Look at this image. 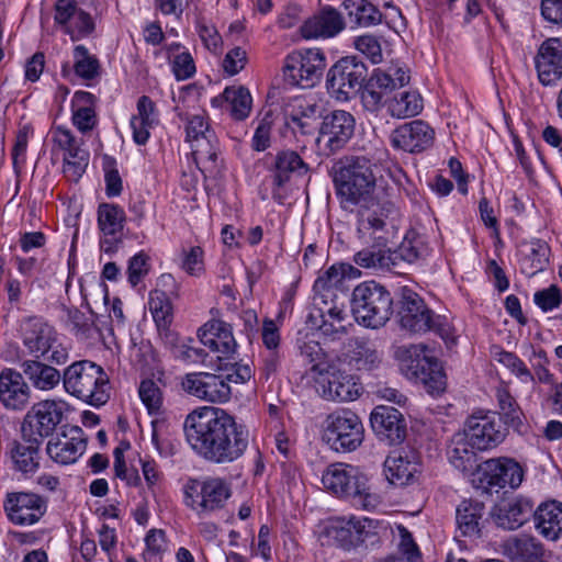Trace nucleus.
I'll return each instance as SVG.
<instances>
[{"instance_id":"nucleus-1","label":"nucleus","mask_w":562,"mask_h":562,"mask_svg":"<svg viewBox=\"0 0 562 562\" xmlns=\"http://www.w3.org/2000/svg\"><path fill=\"white\" fill-rule=\"evenodd\" d=\"M333 182L344 210H357L361 237L383 240V218L397 214L396 205L374 196L379 167L364 156L340 159L333 167Z\"/></svg>"},{"instance_id":"nucleus-2","label":"nucleus","mask_w":562,"mask_h":562,"mask_svg":"<svg viewBox=\"0 0 562 562\" xmlns=\"http://www.w3.org/2000/svg\"><path fill=\"white\" fill-rule=\"evenodd\" d=\"M186 440L204 461L224 465L239 460L249 447L247 426L220 407L192 411L183 423Z\"/></svg>"},{"instance_id":"nucleus-3","label":"nucleus","mask_w":562,"mask_h":562,"mask_svg":"<svg viewBox=\"0 0 562 562\" xmlns=\"http://www.w3.org/2000/svg\"><path fill=\"white\" fill-rule=\"evenodd\" d=\"M65 391L92 405L100 406L110 398V380L103 368L89 360L71 363L64 370Z\"/></svg>"},{"instance_id":"nucleus-4","label":"nucleus","mask_w":562,"mask_h":562,"mask_svg":"<svg viewBox=\"0 0 562 562\" xmlns=\"http://www.w3.org/2000/svg\"><path fill=\"white\" fill-rule=\"evenodd\" d=\"M398 322L403 329L424 334L434 331L446 341H454L453 327L446 316L436 315L423 297L412 289H401L398 299Z\"/></svg>"},{"instance_id":"nucleus-5","label":"nucleus","mask_w":562,"mask_h":562,"mask_svg":"<svg viewBox=\"0 0 562 562\" xmlns=\"http://www.w3.org/2000/svg\"><path fill=\"white\" fill-rule=\"evenodd\" d=\"M351 313L359 325L381 328L393 314V297L390 291L375 281L358 284L351 294Z\"/></svg>"},{"instance_id":"nucleus-6","label":"nucleus","mask_w":562,"mask_h":562,"mask_svg":"<svg viewBox=\"0 0 562 562\" xmlns=\"http://www.w3.org/2000/svg\"><path fill=\"white\" fill-rule=\"evenodd\" d=\"M235 370L227 374L209 372L188 373L182 379V389L190 395L210 403H225L231 398L229 382L244 383L252 375L248 364H234Z\"/></svg>"},{"instance_id":"nucleus-7","label":"nucleus","mask_w":562,"mask_h":562,"mask_svg":"<svg viewBox=\"0 0 562 562\" xmlns=\"http://www.w3.org/2000/svg\"><path fill=\"white\" fill-rule=\"evenodd\" d=\"M20 335L27 353L34 359L44 358L55 364L68 360V351L58 341L57 331L41 317L31 316L21 322Z\"/></svg>"},{"instance_id":"nucleus-8","label":"nucleus","mask_w":562,"mask_h":562,"mask_svg":"<svg viewBox=\"0 0 562 562\" xmlns=\"http://www.w3.org/2000/svg\"><path fill=\"white\" fill-rule=\"evenodd\" d=\"M323 438L333 450L350 452L362 443L364 428L353 412L342 409L328 415Z\"/></svg>"},{"instance_id":"nucleus-9","label":"nucleus","mask_w":562,"mask_h":562,"mask_svg":"<svg viewBox=\"0 0 562 562\" xmlns=\"http://www.w3.org/2000/svg\"><path fill=\"white\" fill-rule=\"evenodd\" d=\"M325 68L326 57L321 49H300L286 56L283 78L291 86L312 88L321 80Z\"/></svg>"},{"instance_id":"nucleus-10","label":"nucleus","mask_w":562,"mask_h":562,"mask_svg":"<svg viewBox=\"0 0 562 562\" xmlns=\"http://www.w3.org/2000/svg\"><path fill=\"white\" fill-rule=\"evenodd\" d=\"M367 78V67L356 56L340 58L327 74V89L338 101H347L360 91Z\"/></svg>"},{"instance_id":"nucleus-11","label":"nucleus","mask_w":562,"mask_h":562,"mask_svg":"<svg viewBox=\"0 0 562 562\" xmlns=\"http://www.w3.org/2000/svg\"><path fill=\"white\" fill-rule=\"evenodd\" d=\"M312 370L318 372L316 382L324 398L349 402L359 396L361 390L359 383L353 375L346 373L337 363H316Z\"/></svg>"},{"instance_id":"nucleus-12","label":"nucleus","mask_w":562,"mask_h":562,"mask_svg":"<svg viewBox=\"0 0 562 562\" xmlns=\"http://www.w3.org/2000/svg\"><path fill=\"white\" fill-rule=\"evenodd\" d=\"M64 415L63 403L55 400H44L35 403L25 414L21 432L22 438L43 441L53 434Z\"/></svg>"},{"instance_id":"nucleus-13","label":"nucleus","mask_w":562,"mask_h":562,"mask_svg":"<svg viewBox=\"0 0 562 562\" xmlns=\"http://www.w3.org/2000/svg\"><path fill=\"white\" fill-rule=\"evenodd\" d=\"M355 117L344 110H335L323 117L316 139L327 155L342 149L353 135Z\"/></svg>"},{"instance_id":"nucleus-14","label":"nucleus","mask_w":562,"mask_h":562,"mask_svg":"<svg viewBox=\"0 0 562 562\" xmlns=\"http://www.w3.org/2000/svg\"><path fill=\"white\" fill-rule=\"evenodd\" d=\"M472 448L488 450L498 446L505 438L501 420L495 413L482 411L468 417L463 431Z\"/></svg>"},{"instance_id":"nucleus-15","label":"nucleus","mask_w":562,"mask_h":562,"mask_svg":"<svg viewBox=\"0 0 562 562\" xmlns=\"http://www.w3.org/2000/svg\"><path fill=\"white\" fill-rule=\"evenodd\" d=\"M374 528L372 519L338 517L328 522L323 531L327 544H334L349 550L363 542Z\"/></svg>"},{"instance_id":"nucleus-16","label":"nucleus","mask_w":562,"mask_h":562,"mask_svg":"<svg viewBox=\"0 0 562 562\" xmlns=\"http://www.w3.org/2000/svg\"><path fill=\"white\" fill-rule=\"evenodd\" d=\"M47 501L27 492L10 493L4 502L8 518L15 525H33L46 513Z\"/></svg>"},{"instance_id":"nucleus-17","label":"nucleus","mask_w":562,"mask_h":562,"mask_svg":"<svg viewBox=\"0 0 562 562\" xmlns=\"http://www.w3.org/2000/svg\"><path fill=\"white\" fill-rule=\"evenodd\" d=\"M383 218V240H379L373 238H364L360 236L359 233V221H357V237L361 241L362 245H367V248H363L355 254L353 260L355 262L367 269H391V254L387 248V244L390 241L392 233L390 232V226L393 227L389 220L390 217Z\"/></svg>"},{"instance_id":"nucleus-18","label":"nucleus","mask_w":562,"mask_h":562,"mask_svg":"<svg viewBox=\"0 0 562 562\" xmlns=\"http://www.w3.org/2000/svg\"><path fill=\"white\" fill-rule=\"evenodd\" d=\"M324 486L341 497H361L364 491V477L358 470L346 463H334L327 467L322 476Z\"/></svg>"},{"instance_id":"nucleus-19","label":"nucleus","mask_w":562,"mask_h":562,"mask_svg":"<svg viewBox=\"0 0 562 562\" xmlns=\"http://www.w3.org/2000/svg\"><path fill=\"white\" fill-rule=\"evenodd\" d=\"M87 448V437L78 426L64 429L47 442V454L57 463L71 464L83 454Z\"/></svg>"},{"instance_id":"nucleus-20","label":"nucleus","mask_w":562,"mask_h":562,"mask_svg":"<svg viewBox=\"0 0 562 562\" xmlns=\"http://www.w3.org/2000/svg\"><path fill=\"white\" fill-rule=\"evenodd\" d=\"M480 482L486 487H518L524 479V471L513 459H490L481 467Z\"/></svg>"},{"instance_id":"nucleus-21","label":"nucleus","mask_w":562,"mask_h":562,"mask_svg":"<svg viewBox=\"0 0 562 562\" xmlns=\"http://www.w3.org/2000/svg\"><path fill=\"white\" fill-rule=\"evenodd\" d=\"M411 356H416L414 374L432 395L442 393L446 389V374L439 361L427 355L428 347L424 344L413 345L407 350Z\"/></svg>"},{"instance_id":"nucleus-22","label":"nucleus","mask_w":562,"mask_h":562,"mask_svg":"<svg viewBox=\"0 0 562 562\" xmlns=\"http://www.w3.org/2000/svg\"><path fill=\"white\" fill-rule=\"evenodd\" d=\"M373 431L380 440L389 445L401 443L406 435V423L401 412L394 407L376 406L370 416Z\"/></svg>"},{"instance_id":"nucleus-23","label":"nucleus","mask_w":562,"mask_h":562,"mask_svg":"<svg viewBox=\"0 0 562 562\" xmlns=\"http://www.w3.org/2000/svg\"><path fill=\"white\" fill-rule=\"evenodd\" d=\"M538 79L543 86H553L562 79V42L548 38L535 56Z\"/></svg>"},{"instance_id":"nucleus-24","label":"nucleus","mask_w":562,"mask_h":562,"mask_svg":"<svg viewBox=\"0 0 562 562\" xmlns=\"http://www.w3.org/2000/svg\"><path fill=\"white\" fill-rule=\"evenodd\" d=\"M434 135V130L427 123L416 120L394 130L391 134V144L408 153H419L432 144Z\"/></svg>"},{"instance_id":"nucleus-25","label":"nucleus","mask_w":562,"mask_h":562,"mask_svg":"<svg viewBox=\"0 0 562 562\" xmlns=\"http://www.w3.org/2000/svg\"><path fill=\"white\" fill-rule=\"evenodd\" d=\"M126 221L124 210L111 203H101L98 206V227L102 234L100 246L105 252H112L116 243L121 240Z\"/></svg>"},{"instance_id":"nucleus-26","label":"nucleus","mask_w":562,"mask_h":562,"mask_svg":"<svg viewBox=\"0 0 562 562\" xmlns=\"http://www.w3.org/2000/svg\"><path fill=\"white\" fill-rule=\"evenodd\" d=\"M199 338L202 345L218 353V359L231 358L237 348L229 324L212 319L199 329Z\"/></svg>"},{"instance_id":"nucleus-27","label":"nucleus","mask_w":562,"mask_h":562,"mask_svg":"<svg viewBox=\"0 0 562 562\" xmlns=\"http://www.w3.org/2000/svg\"><path fill=\"white\" fill-rule=\"evenodd\" d=\"M186 132L195 160H215L213 133L210 131L204 115L193 114L187 117Z\"/></svg>"},{"instance_id":"nucleus-28","label":"nucleus","mask_w":562,"mask_h":562,"mask_svg":"<svg viewBox=\"0 0 562 562\" xmlns=\"http://www.w3.org/2000/svg\"><path fill=\"white\" fill-rule=\"evenodd\" d=\"M31 390L21 372L4 369L0 373V402L4 407L21 411L26 407Z\"/></svg>"},{"instance_id":"nucleus-29","label":"nucleus","mask_w":562,"mask_h":562,"mask_svg":"<svg viewBox=\"0 0 562 562\" xmlns=\"http://www.w3.org/2000/svg\"><path fill=\"white\" fill-rule=\"evenodd\" d=\"M345 27L341 14L331 7L323 8L317 14L307 19L300 27L302 36L311 38H329Z\"/></svg>"},{"instance_id":"nucleus-30","label":"nucleus","mask_w":562,"mask_h":562,"mask_svg":"<svg viewBox=\"0 0 562 562\" xmlns=\"http://www.w3.org/2000/svg\"><path fill=\"white\" fill-rule=\"evenodd\" d=\"M361 102L367 111L378 112L382 106H386L391 99L390 94L394 89V83L383 70L375 69L370 78L361 87Z\"/></svg>"},{"instance_id":"nucleus-31","label":"nucleus","mask_w":562,"mask_h":562,"mask_svg":"<svg viewBox=\"0 0 562 562\" xmlns=\"http://www.w3.org/2000/svg\"><path fill=\"white\" fill-rule=\"evenodd\" d=\"M484 515L485 506L483 503L473 499L462 501L456 510L459 533L470 539L480 538L486 521Z\"/></svg>"},{"instance_id":"nucleus-32","label":"nucleus","mask_w":562,"mask_h":562,"mask_svg":"<svg viewBox=\"0 0 562 562\" xmlns=\"http://www.w3.org/2000/svg\"><path fill=\"white\" fill-rule=\"evenodd\" d=\"M504 551L510 562H546L547 550L537 538L520 535L509 538L504 544Z\"/></svg>"},{"instance_id":"nucleus-33","label":"nucleus","mask_w":562,"mask_h":562,"mask_svg":"<svg viewBox=\"0 0 562 562\" xmlns=\"http://www.w3.org/2000/svg\"><path fill=\"white\" fill-rule=\"evenodd\" d=\"M475 449L471 447L464 434L457 432L447 449L449 462L465 475H472L475 472L481 474L482 464L479 463Z\"/></svg>"},{"instance_id":"nucleus-34","label":"nucleus","mask_w":562,"mask_h":562,"mask_svg":"<svg viewBox=\"0 0 562 562\" xmlns=\"http://www.w3.org/2000/svg\"><path fill=\"white\" fill-rule=\"evenodd\" d=\"M535 528L549 541L562 537V504L557 501L542 503L533 513Z\"/></svg>"},{"instance_id":"nucleus-35","label":"nucleus","mask_w":562,"mask_h":562,"mask_svg":"<svg viewBox=\"0 0 562 562\" xmlns=\"http://www.w3.org/2000/svg\"><path fill=\"white\" fill-rule=\"evenodd\" d=\"M308 322L313 328L327 337L336 338L347 334V314L337 306L314 307L310 313Z\"/></svg>"},{"instance_id":"nucleus-36","label":"nucleus","mask_w":562,"mask_h":562,"mask_svg":"<svg viewBox=\"0 0 562 562\" xmlns=\"http://www.w3.org/2000/svg\"><path fill=\"white\" fill-rule=\"evenodd\" d=\"M533 513V502L528 497L517 496L497 509L495 521L504 529L516 530L528 521Z\"/></svg>"},{"instance_id":"nucleus-37","label":"nucleus","mask_w":562,"mask_h":562,"mask_svg":"<svg viewBox=\"0 0 562 562\" xmlns=\"http://www.w3.org/2000/svg\"><path fill=\"white\" fill-rule=\"evenodd\" d=\"M148 304L160 337L167 345L175 346L178 338L169 329L172 322V307L166 293L158 290L150 292Z\"/></svg>"},{"instance_id":"nucleus-38","label":"nucleus","mask_w":562,"mask_h":562,"mask_svg":"<svg viewBox=\"0 0 562 562\" xmlns=\"http://www.w3.org/2000/svg\"><path fill=\"white\" fill-rule=\"evenodd\" d=\"M231 494V487L223 479L205 480L200 488L201 502L195 508L198 514L204 515L223 508Z\"/></svg>"},{"instance_id":"nucleus-39","label":"nucleus","mask_w":562,"mask_h":562,"mask_svg":"<svg viewBox=\"0 0 562 562\" xmlns=\"http://www.w3.org/2000/svg\"><path fill=\"white\" fill-rule=\"evenodd\" d=\"M20 367L22 375L41 391L53 390L63 380V374L57 369L38 359L24 360Z\"/></svg>"},{"instance_id":"nucleus-40","label":"nucleus","mask_w":562,"mask_h":562,"mask_svg":"<svg viewBox=\"0 0 562 562\" xmlns=\"http://www.w3.org/2000/svg\"><path fill=\"white\" fill-rule=\"evenodd\" d=\"M384 468L390 483L398 486L408 484L420 470L413 453H393L386 458Z\"/></svg>"},{"instance_id":"nucleus-41","label":"nucleus","mask_w":562,"mask_h":562,"mask_svg":"<svg viewBox=\"0 0 562 562\" xmlns=\"http://www.w3.org/2000/svg\"><path fill=\"white\" fill-rule=\"evenodd\" d=\"M519 255L520 270L528 277L543 271L549 262V247L541 240L524 243L519 248Z\"/></svg>"},{"instance_id":"nucleus-42","label":"nucleus","mask_w":562,"mask_h":562,"mask_svg":"<svg viewBox=\"0 0 562 562\" xmlns=\"http://www.w3.org/2000/svg\"><path fill=\"white\" fill-rule=\"evenodd\" d=\"M23 441L14 442L11 449V459L16 471L23 474L34 473L38 465V448L42 442L32 438H22Z\"/></svg>"},{"instance_id":"nucleus-43","label":"nucleus","mask_w":562,"mask_h":562,"mask_svg":"<svg viewBox=\"0 0 562 562\" xmlns=\"http://www.w3.org/2000/svg\"><path fill=\"white\" fill-rule=\"evenodd\" d=\"M424 108L422 95L417 91L395 93L386 103L392 117L406 119L418 115Z\"/></svg>"},{"instance_id":"nucleus-44","label":"nucleus","mask_w":562,"mask_h":562,"mask_svg":"<svg viewBox=\"0 0 562 562\" xmlns=\"http://www.w3.org/2000/svg\"><path fill=\"white\" fill-rule=\"evenodd\" d=\"M155 104L146 95H143L137 102L138 114L131 119L133 130V139L138 145H144L149 138V128L155 122Z\"/></svg>"},{"instance_id":"nucleus-45","label":"nucleus","mask_w":562,"mask_h":562,"mask_svg":"<svg viewBox=\"0 0 562 562\" xmlns=\"http://www.w3.org/2000/svg\"><path fill=\"white\" fill-rule=\"evenodd\" d=\"M308 170L307 165L301 156L293 150H285L278 154L276 158V171L273 176V184L278 188L289 181L291 173L299 176L305 175Z\"/></svg>"},{"instance_id":"nucleus-46","label":"nucleus","mask_w":562,"mask_h":562,"mask_svg":"<svg viewBox=\"0 0 562 562\" xmlns=\"http://www.w3.org/2000/svg\"><path fill=\"white\" fill-rule=\"evenodd\" d=\"M348 363L356 370L370 371L381 362V355L369 341L356 339L347 353Z\"/></svg>"},{"instance_id":"nucleus-47","label":"nucleus","mask_w":562,"mask_h":562,"mask_svg":"<svg viewBox=\"0 0 562 562\" xmlns=\"http://www.w3.org/2000/svg\"><path fill=\"white\" fill-rule=\"evenodd\" d=\"M94 97L90 92L77 91L72 98L74 114L72 122L82 133L93 128L95 124V114L91 104Z\"/></svg>"},{"instance_id":"nucleus-48","label":"nucleus","mask_w":562,"mask_h":562,"mask_svg":"<svg viewBox=\"0 0 562 562\" xmlns=\"http://www.w3.org/2000/svg\"><path fill=\"white\" fill-rule=\"evenodd\" d=\"M344 7L348 12L351 23L358 26H372L381 22L382 14L367 0H345Z\"/></svg>"},{"instance_id":"nucleus-49","label":"nucleus","mask_w":562,"mask_h":562,"mask_svg":"<svg viewBox=\"0 0 562 562\" xmlns=\"http://www.w3.org/2000/svg\"><path fill=\"white\" fill-rule=\"evenodd\" d=\"M223 98L229 104V111L234 119L244 120L251 109V95L244 87H228L223 92Z\"/></svg>"},{"instance_id":"nucleus-50","label":"nucleus","mask_w":562,"mask_h":562,"mask_svg":"<svg viewBox=\"0 0 562 562\" xmlns=\"http://www.w3.org/2000/svg\"><path fill=\"white\" fill-rule=\"evenodd\" d=\"M75 74L85 80H92L100 74V64L95 56L91 55L87 47L77 45L74 48Z\"/></svg>"},{"instance_id":"nucleus-51","label":"nucleus","mask_w":562,"mask_h":562,"mask_svg":"<svg viewBox=\"0 0 562 562\" xmlns=\"http://www.w3.org/2000/svg\"><path fill=\"white\" fill-rule=\"evenodd\" d=\"M72 16L71 22L64 31L70 36L71 41H79L93 32L94 22L88 12L78 8Z\"/></svg>"},{"instance_id":"nucleus-52","label":"nucleus","mask_w":562,"mask_h":562,"mask_svg":"<svg viewBox=\"0 0 562 562\" xmlns=\"http://www.w3.org/2000/svg\"><path fill=\"white\" fill-rule=\"evenodd\" d=\"M139 397L150 414L159 412L162 405V393L153 380H143L138 389Z\"/></svg>"},{"instance_id":"nucleus-53","label":"nucleus","mask_w":562,"mask_h":562,"mask_svg":"<svg viewBox=\"0 0 562 562\" xmlns=\"http://www.w3.org/2000/svg\"><path fill=\"white\" fill-rule=\"evenodd\" d=\"M424 251L425 249L419 246L418 241L405 239L396 250L390 251L391 269L395 268L397 260H402L407 263L416 262L424 256Z\"/></svg>"},{"instance_id":"nucleus-54","label":"nucleus","mask_w":562,"mask_h":562,"mask_svg":"<svg viewBox=\"0 0 562 562\" xmlns=\"http://www.w3.org/2000/svg\"><path fill=\"white\" fill-rule=\"evenodd\" d=\"M497 360L506 368H508L515 375L521 379L522 382H533L535 375L526 367L524 361L513 352L499 351Z\"/></svg>"},{"instance_id":"nucleus-55","label":"nucleus","mask_w":562,"mask_h":562,"mask_svg":"<svg viewBox=\"0 0 562 562\" xmlns=\"http://www.w3.org/2000/svg\"><path fill=\"white\" fill-rule=\"evenodd\" d=\"M355 47L373 64L382 61V48L378 37L370 34L358 36L355 40Z\"/></svg>"},{"instance_id":"nucleus-56","label":"nucleus","mask_w":562,"mask_h":562,"mask_svg":"<svg viewBox=\"0 0 562 562\" xmlns=\"http://www.w3.org/2000/svg\"><path fill=\"white\" fill-rule=\"evenodd\" d=\"M145 543L146 551L144 552V558L147 562H150L166 550L165 531L161 529L149 530L145 538Z\"/></svg>"},{"instance_id":"nucleus-57","label":"nucleus","mask_w":562,"mask_h":562,"mask_svg":"<svg viewBox=\"0 0 562 562\" xmlns=\"http://www.w3.org/2000/svg\"><path fill=\"white\" fill-rule=\"evenodd\" d=\"M181 268L190 276L199 277L204 271L203 250L199 246L183 251Z\"/></svg>"},{"instance_id":"nucleus-58","label":"nucleus","mask_w":562,"mask_h":562,"mask_svg":"<svg viewBox=\"0 0 562 562\" xmlns=\"http://www.w3.org/2000/svg\"><path fill=\"white\" fill-rule=\"evenodd\" d=\"M147 261L148 256L144 252H138L128 260L127 277L132 286H136L148 273L149 267Z\"/></svg>"},{"instance_id":"nucleus-59","label":"nucleus","mask_w":562,"mask_h":562,"mask_svg":"<svg viewBox=\"0 0 562 562\" xmlns=\"http://www.w3.org/2000/svg\"><path fill=\"white\" fill-rule=\"evenodd\" d=\"M321 116V106L313 100L300 99L290 114L291 121L310 120L315 122Z\"/></svg>"},{"instance_id":"nucleus-60","label":"nucleus","mask_w":562,"mask_h":562,"mask_svg":"<svg viewBox=\"0 0 562 562\" xmlns=\"http://www.w3.org/2000/svg\"><path fill=\"white\" fill-rule=\"evenodd\" d=\"M172 71L177 80H186L191 78L195 72V65L189 52H181L175 55L171 60Z\"/></svg>"},{"instance_id":"nucleus-61","label":"nucleus","mask_w":562,"mask_h":562,"mask_svg":"<svg viewBox=\"0 0 562 562\" xmlns=\"http://www.w3.org/2000/svg\"><path fill=\"white\" fill-rule=\"evenodd\" d=\"M561 300L560 289L557 285H550L548 289L535 293V303L543 312L559 307Z\"/></svg>"},{"instance_id":"nucleus-62","label":"nucleus","mask_w":562,"mask_h":562,"mask_svg":"<svg viewBox=\"0 0 562 562\" xmlns=\"http://www.w3.org/2000/svg\"><path fill=\"white\" fill-rule=\"evenodd\" d=\"M54 9V21L65 31L78 9L77 3L75 0H56Z\"/></svg>"},{"instance_id":"nucleus-63","label":"nucleus","mask_w":562,"mask_h":562,"mask_svg":"<svg viewBox=\"0 0 562 562\" xmlns=\"http://www.w3.org/2000/svg\"><path fill=\"white\" fill-rule=\"evenodd\" d=\"M530 361L538 381L551 384L553 382V375L547 368L548 359L546 352L543 350H533Z\"/></svg>"},{"instance_id":"nucleus-64","label":"nucleus","mask_w":562,"mask_h":562,"mask_svg":"<svg viewBox=\"0 0 562 562\" xmlns=\"http://www.w3.org/2000/svg\"><path fill=\"white\" fill-rule=\"evenodd\" d=\"M245 64L246 52L240 47H235L226 54L223 60V68L228 75L234 76L244 68Z\"/></svg>"}]
</instances>
